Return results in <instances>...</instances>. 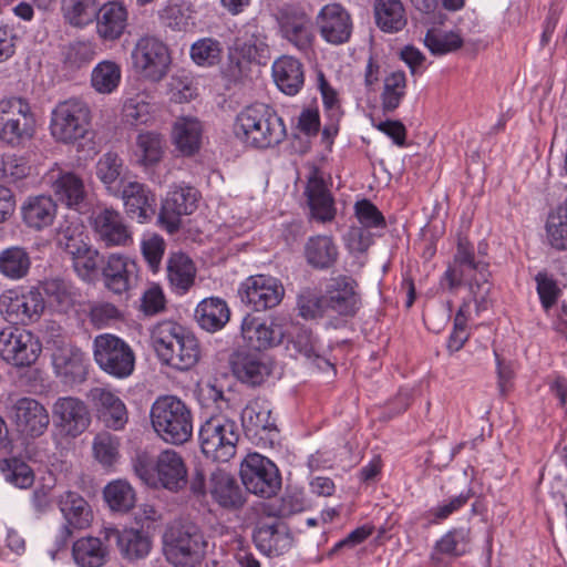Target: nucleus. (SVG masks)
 <instances>
[{
	"label": "nucleus",
	"instance_id": "nucleus-33",
	"mask_svg": "<svg viewBox=\"0 0 567 567\" xmlns=\"http://www.w3.org/2000/svg\"><path fill=\"white\" fill-rule=\"evenodd\" d=\"M51 189L55 197L69 208L78 209L86 198L84 182L80 175L61 168L50 174Z\"/></svg>",
	"mask_w": 567,
	"mask_h": 567
},
{
	"label": "nucleus",
	"instance_id": "nucleus-38",
	"mask_svg": "<svg viewBox=\"0 0 567 567\" xmlns=\"http://www.w3.org/2000/svg\"><path fill=\"white\" fill-rule=\"evenodd\" d=\"M159 116V107L146 93H137L124 101L122 120L132 127L151 126Z\"/></svg>",
	"mask_w": 567,
	"mask_h": 567
},
{
	"label": "nucleus",
	"instance_id": "nucleus-40",
	"mask_svg": "<svg viewBox=\"0 0 567 567\" xmlns=\"http://www.w3.org/2000/svg\"><path fill=\"white\" fill-rule=\"evenodd\" d=\"M305 258L309 266L318 270L331 268L338 260L339 250L333 238L328 235H316L305 244Z\"/></svg>",
	"mask_w": 567,
	"mask_h": 567
},
{
	"label": "nucleus",
	"instance_id": "nucleus-53",
	"mask_svg": "<svg viewBox=\"0 0 567 567\" xmlns=\"http://www.w3.org/2000/svg\"><path fill=\"white\" fill-rule=\"evenodd\" d=\"M406 84L404 71H393L384 76L380 95L383 113H393L401 105L406 95Z\"/></svg>",
	"mask_w": 567,
	"mask_h": 567
},
{
	"label": "nucleus",
	"instance_id": "nucleus-52",
	"mask_svg": "<svg viewBox=\"0 0 567 567\" xmlns=\"http://www.w3.org/2000/svg\"><path fill=\"white\" fill-rule=\"evenodd\" d=\"M374 13L377 25L384 32H398L406 24L405 10L400 0H377Z\"/></svg>",
	"mask_w": 567,
	"mask_h": 567
},
{
	"label": "nucleus",
	"instance_id": "nucleus-32",
	"mask_svg": "<svg viewBox=\"0 0 567 567\" xmlns=\"http://www.w3.org/2000/svg\"><path fill=\"white\" fill-rule=\"evenodd\" d=\"M56 214L58 204L51 195H30L20 206L22 224L33 231H42L51 227Z\"/></svg>",
	"mask_w": 567,
	"mask_h": 567
},
{
	"label": "nucleus",
	"instance_id": "nucleus-45",
	"mask_svg": "<svg viewBox=\"0 0 567 567\" xmlns=\"http://www.w3.org/2000/svg\"><path fill=\"white\" fill-rule=\"evenodd\" d=\"M196 267L193 260L184 252H174L167 261V278L172 289L179 293H186L194 285Z\"/></svg>",
	"mask_w": 567,
	"mask_h": 567
},
{
	"label": "nucleus",
	"instance_id": "nucleus-51",
	"mask_svg": "<svg viewBox=\"0 0 567 567\" xmlns=\"http://www.w3.org/2000/svg\"><path fill=\"white\" fill-rule=\"evenodd\" d=\"M60 509L70 526L82 529L90 525L92 511L76 492L68 491L61 496Z\"/></svg>",
	"mask_w": 567,
	"mask_h": 567
},
{
	"label": "nucleus",
	"instance_id": "nucleus-60",
	"mask_svg": "<svg viewBox=\"0 0 567 567\" xmlns=\"http://www.w3.org/2000/svg\"><path fill=\"white\" fill-rule=\"evenodd\" d=\"M221 43L214 38H202L195 41L189 50L193 62L203 68H212L221 61Z\"/></svg>",
	"mask_w": 567,
	"mask_h": 567
},
{
	"label": "nucleus",
	"instance_id": "nucleus-31",
	"mask_svg": "<svg viewBox=\"0 0 567 567\" xmlns=\"http://www.w3.org/2000/svg\"><path fill=\"white\" fill-rule=\"evenodd\" d=\"M94 22L97 37L104 42H114L125 33L128 25L127 7L121 0L100 3Z\"/></svg>",
	"mask_w": 567,
	"mask_h": 567
},
{
	"label": "nucleus",
	"instance_id": "nucleus-64",
	"mask_svg": "<svg viewBox=\"0 0 567 567\" xmlns=\"http://www.w3.org/2000/svg\"><path fill=\"white\" fill-rule=\"evenodd\" d=\"M120 440L109 433H97L93 440V454L95 460L104 467L113 466L120 457Z\"/></svg>",
	"mask_w": 567,
	"mask_h": 567
},
{
	"label": "nucleus",
	"instance_id": "nucleus-63",
	"mask_svg": "<svg viewBox=\"0 0 567 567\" xmlns=\"http://www.w3.org/2000/svg\"><path fill=\"white\" fill-rule=\"evenodd\" d=\"M96 55V44L90 40L74 41L70 43L64 54V66L78 71L87 66Z\"/></svg>",
	"mask_w": 567,
	"mask_h": 567
},
{
	"label": "nucleus",
	"instance_id": "nucleus-34",
	"mask_svg": "<svg viewBox=\"0 0 567 567\" xmlns=\"http://www.w3.org/2000/svg\"><path fill=\"white\" fill-rule=\"evenodd\" d=\"M171 137L176 151L184 157H190L202 147L203 124L195 116H178L172 125Z\"/></svg>",
	"mask_w": 567,
	"mask_h": 567
},
{
	"label": "nucleus",
	"instance_id": "nucleus-29",
	"mask_svg": "<svg viewBox=\"0 0 567 567\" xmlns=\"http://www.w3.org/2000/svg\"><path fill=\"white\" fill-rule=\"evenodd\" d=\"M123 200L126 214L140 224L148 223L156 210V198L147 185L132 181L123 185L116 195Z\"/></svg>",
	"mask_w": 567,
	"mask_h": 567
},
{
	"label": "nucleus",
	"instance_id": "nucleus-28",
	"mask_svg": "<svg viewBox=\"0 0 567 567\" xmlns=\"http://www.w3.org/2000/svg\"><path fill=\"white\" fill-rule=\"evenodd\" d=\"M288 331L279 320L266 321L251 315L241 321V336L256 350L277 347L284 342Z\"/></svg>",
	"mask_w": 567,
	"mask_h": 567
},
{
	"label": "nucleus",
	"instance_id": "nucleus-7",
	"mask_svg": "<svg viewBox=\"0 0 567 567\" xmlns=\"http://www.w3.org/2000/svg\"><path fill=\"white\" fill-rule=\"evenodd\" d=\"M134 471L150 487L178 492L187 484V467L182 455L171 449L162 451L155 458L138 457Z\"/></svg>",
	"mask_w": 567,
	"mask_h": 567
},
{
	"label": "nucleus",
	"instance_id": "nucleus-19",
	"mask_svg": "<svg viewBox=\"0 0 567 567\" xmlns=\"http://www.w3.org/2000/svg\"><path fill=\"white\" fill-rule=\"evenodd\" d=\"M277 23L280 37L298 51L307 52L311 49L315 41L312 21L302 7L281 8L277 16Z\"/></svg>",
	"mask_w": 567,
	"mask_h": 567
},
{
	"label": "nucleus",
	"instance_id": "nucleus-20",
	"mask_svg": "<svg viewBox=\"0 0 567 567\" xmlns=\"http://www.w3.org/2000/svg\"><path fill=\"white\" fill-rule=\"evenodd\" d=\"M241 302L255 311H264L279 305L285 295L281 282L271 276L255 275L245 279L238 289Z\"/></svg>",
	"mask_w": 567,
	"mask_h": 567
},
{
	"label": "nucleus",
	"instance_id": "nucleus-54",
	"mask_svg": "<svg viewBox=\"0 0 567 567\" xmlns=\"http://www.w3.org/2000/svg\"><path fill=\"white\" fill-rule=\"evenodd\" d=\"M185 332V329L181 324L172 320L157 322L152 328V344L161 361L168 354V351L174 348L179 337L184 336Z\"/></svg>",
	"mask_w": 567,
	"mask_h": 567
},
{
	"label": "nucleus",
	"instance_id": "nucleus-21",
	"mask_svg": "<svg viewBox=\"0 0 567 567\" xmlns=\"http://www.w3.org/2000/svg\"><path fill=\"white\" fill-rule=\"evenodd\" d=\"M199 198L200 194L195 187L185 183L173 185L162 204L158 221L168 233L176 231L181 225V217L193 214Z\"/></svg>",
	"mask_w": 567,
	"mask_h": 567
},
{
	"label": "nucleus",
	"instance_id": "nucleus-41",
	"mask_svg": "<svg viewBox=\"0 0 567 567\" xmlns=\"http://www.w3.org/2000/svg\"><path fill=\"white\" fill-rule=\"evenodd\" d=\"M471 543L468 528H451L434 543L431 553H434L436 560H440V556L454 560L471 551Z\"/></svg>",
	"mask_w": 567,
	"mask_h": 567
},
{
	"label": "nucleus",
	"instance_id": "nucleus-58",
	"mask_svg": "<svg viewBox=\"0 0 567 567\" xmlns=\"http://www.w3.org/2000/svg\"><path fill=\"white\" fill-rule=\"evenodd\" d=\"M70 256L72 257L73 268L82 280L91 282L97 277L101 262L97 249L83 244Z\"/></svg>",
	"mask_w": 567,
	"mask_h": 567
},
{
	"label": "nucleus",
	"instance_id": "nucleus-12",
	"mask_svg": "<svg viewBox=\"0 0 567 567\" xmlns=\"http://www.w3.org/2000/svg\"><path fill=\"white\" fill-rule=\"evenodd\" d=\"M42 353V342L31 330L21 327H4L0 330V358L17 368H30Z\"/></svg>",
	"mask_w": 567,
	"mask_h": 567
},
{
	"label": "nucleus",
	"instance_id": "nucleus-16",
	"mask_svg": "<svg viewBox=\"0 0 567 567\" xmlns=\"http://www.w3.org/2000/svg\"><path fill=\"white\" fill-rule=\"evenodd\" d=\"M90 225L95 240L106 247H128L133 231L125 217L115 208L103 207L92 213Z\"/></svg>",
	"mask_w": 567,
	"mask_h": 567
},
{
	"label": "nucleus",
	"instance_id": "nucleus-56",
	"mask_svg": "<svg viewBox=\"0 0 567 567\" xmlns=\"http://www.w3.org/2000/svg\"><path fill=\"white\" fill-rule=\"evenodd\" d=\"M0 472L4 481L12 486L25 489L32 486L34 473L23 460L12 456L0 461Z\"/></svg>",
	"mask_w": 567,
	"mask_h": 567
},
{
	"label": "nucleus",
	"instance_id": "nucleus-30",
	"mask_svg": "<svg viewBox=\"0 0 567 567\" xmlns=\"http://www.w3.org/2000/svg\"><path fill=\"white\" fill-rule=\"evenodd\" d=\"M233 374L250 386L260 385L272 371V364L262 352H236L230 361Z\"/></svg>",
	"mask_w": 567,
	"mask_h": 567
},
{
	"label": "nucleus",
	"instance_id": "nucleus-13",
	"mask_svg": "<svg viewBox=\"0 0 567 567\" xmlns=\"http://www.w3.org/2000/svg\"><path fill=\"white\" fill-rule=\"evenodd\" d=\"M131 59L135 72L152 82L162 81L172 63L167 44L154 35L138 38L132 49Z\"/></svg>",
	"mask_w": 567,
	"mask_h": 567
},
{
	"label": "nucleus",
	"instance_id": "nucleus-1",
	"mask_svg": "<svg viewBox=\"0 0 567 567\" xmlns=\"http://www.w3.org/2000/svg\"><path fill=\"white\" fill-rule=\"evenodd\" d=\"M233 132L240 143L255 150L276 147L287 137L284 118L264 103L244 107L235 117Z\"/></svg>",
	"mask_w": 567,
	"mask_h": 567
},
{
	"label": "nucleus",
	"instance_id": "nucleus-10",
	"mask_svg": "<svg viewBox=\"0 0 567 567\" xmlns=\"http://www.w3.org/2000/svg\"><path fill=\"white\" fill-rule=\"evenodd\" d=\"M93 358L97 367L115 379H126L135 369L132 347L113 333H101L92 342Z\"/></svg>",
	"mask_w": 567,
	"mask_h": 567
},
{
	"label": "nucleus",
	"instance_id": "nucleus-47",
	"mask_svg": "<svg viewBox=\"0 0 567 567\" xmlns=\"http://www.w3.org/2000/svg\"><path fill=\"white\" fill-rule=\"evenodd\" d=\"M100 3V0H62L61 13L69 25L84 29L96 19Z\"/></svg>",
	"mask_w": 567,
	"mask_h": 567
},
{
	"label": "nucleus",
	"instance_id": "nucleus-55",
	"mask_svg": "<svg viewBox=\"0 0 567 567\" xmlns=\"http://www.w3.org/2000/svg\"><path fill=\"white\" fill-rule=\"evenodd\" d=\"M124 162L116 152L104 153L96 163V176L112 195H117Z\"/></svg>",
	"mask_w": 567,
	"mask_h": 567
},
{
	"label": "nucleus",
	"instance_id": "nucleus-39",
	"mask_svg": "<svg viewBox=\"0 0 567 567\" xmlns=\"http://www.w3.org/2000/svg\"><path fill=\"white\" fill-rule=\"evenodd\" d=\"M257 549L268 557L280 556L292 546L291 535L278 528L276 524H261L252 535Z\"/></svg>",
	"mask_w": 567,
	"mask_h": 567
},
{
	"label": "nucleus",
	"instance_id": "nucleus-35",
	"mask_svg": "<svg viewBox=\"0 0 567 567\" xmlns=\"http://www.w3.org/2000/svg\"><path fill=\"white\" fill-rule=\"evenodd\" d=\"M271 75L278 90L289 96L297 95L305 84L303 64L291 55H281L271 66Z\"/></svg>",
	"mask_w": 567,
	"mask_h": 567
},
{
	"label": "nucleus",
	"instance_id": "nucleus-44",
	"mask_svg": "<svg viewBox=\"0 0 567 567\" xmlns=\"http://www.w3.org/2000/svg\"><path fill=\"white\" fill-rule=\"evenodd\" d=\"M107 556V546L99 537L85 536L73 543L72 557L78 567H102Z\"/></svg>",
	"mask_w": 567,
	"mask_h": 567
},
{
	"label": "nucleus",
	"instance_id": "nucleus-2",
	"mask_svg": "<svg viewBox=\"0 0 567 567\" xmlns=\"http://www.w3.org/2000/svg\"><path fill=\"white\" fill-rule=\"evenodd\" d=\"M488 276V264L476 259L474 246L467 238L460 237L453 264L445 270L442 285L446 284L452 291L462 284H466L470 289V299L475 303L476 315H480L487 309L491 291Z\"/></svg>",
	"mask_w": 567,
	"mask_h": 567
},
{
	"label": "nucleus",
	"instance_id": "nucleus-61",
	"mask_svg": "<svg viewBox=\"0 0 567 567\" xmlns=\"http://www.w3.org/2000/svg\"><path fill=\"white\" fill-rule=\"evenodd\" d=\"M424 44L432 54L444 55L458 50L463 39L457 32L431 28L424 37Z\"/></svg>",
	"mask_w": 567,
	"mask_h": 567
},
{
	"label": "nucleus",
	"instance_id": "nucleus-9",
	"mask_svg": "<svg viewBox=\"0 0 567 567\" xmlns=\"http://www.w3.org/2000/svg\"><path fill=\"white\" fill-rule=\"evenodd\" d=\"M44 308L43 295L35 286H16L0 295V315L12 327L38 322Z\"/></svg>",
	"mask_w": 567,
	"mask_h": 567
},
{
	"label": "nucleus",
	"instance_id": "nucleus-26",
	"mask_svg": "<svg viewBox=\"0 0 567 567\" xmlns=\"http://www.w3.org/2000/svg\"><path fill=\"white\" fill-rule=\"evenodd\" d=\"M355 287L357 281L350 276L340 275L332 278L323 295L326 309L339 316L353 317L361 306Z\"/></svg>",
	"mask_w": 567,
	"mask_h": 567
},
{
	"label": "nucleus",
	"instance_id": "nucleus-8",
	"mask_svg": "<svg viewBox=\"0 0 567 567\" xmlns=\"http://www.w3.org/2000/svg\"><path fill=\"white\" fill-rule=\"evenodd\" d=\"M207 543L199 527L192 523L174 524L165 534L164 554L174 567H198Z\"/></svg>",
	"mask_w": 567,
	"mask_h": 567
},
{
	"label": "nucleus",
	"instance_id": "nucleus-50",
	"mask_svg": "<svg viewBox=\"0 0 567 567\" xmlns=\"http://www.w3.org/2000/svg\"><path fill=\"white\" fill-rule=\"evenodd\" d=\"M31 257L21 246H11L0 251V275L9 280L23 279L30 271Z\"/></svg>",
	"mask_w": 567,
	"mask_h": 567
},
{
	"label": "nucleus",
	"instance_id": "nucleus-48",
	"mask_svg": "<svg viewBox=\"0 0 567 567\" xmlns=\"http://www.w3.org/2000/svg\"><path fill=\"white\" fill-rule=\"evenodd\" d=\"M122 81V68L113 60L100 61L91 71L90 84L97 94L114 93Z\"/></svg>",
	"mask_w": 567,
	"mask_h": 567
},
{
	"label": "nucleus",
	"instance_id": "nucleus-27",
	"mask_svg": "<svg viewBox=\"0 0 567 567\" xmlns=\"http://www.w3.org/2000/svg\"><path fill=\"white\" fill-rule=\"evenodd\" d=\"M87 398L99 420L109 429L118 431L128 421V412L117 391L96 386L90 390Z\"/></svg>",
	"mask_w": 567,
	"mask_h": 567
},
{
	"label": "nucleus",
	"instance_id": "nucleus-46",
	"mask_svg": "<svg viewBox=\"0 0 567 567\" xmlns=\"http://www.w3.org/2000/svg\"><path fill=\"white\" fill-rule=\"evenodd\" d=\"M199 355L200 349L197 339L194 334L185 332L174 348L168 351L162 363L176 370L186 371L197 363Z\"/></svg>",
	"mask_w": 567,
	"mask_h": 567
},
{
	"label": "nucleus",
	"instance_id": "nucleus-59",
	"mask_svg": "<svg viewBox=\"0 0 567 567\" xmlns=\"http://www.w3.org/2000/svg\"><path fill=\"white\" fill-rule=\"evenodd\" d=\"M472 495V488L462 491L458 495L444 499L437 505L430 507L424 512L423 518L429 525H440L451 515L462 509L467 504Z\"/></svg>",
	"mask_w": 567,
	"mask_h": 567
},
{
	"label": "nucleus",
	"instance_id": "nucleus-11",
	"mask_svg": "<svg viewBox=\"0 0 567 567\" xmlns=\"http://www.w3.org/2000/svg\"><path fill=\"white\" fill-rule=\"evenodd\" d=\"M199 443L206 457L228 462L236 454L239 432L236 422L224 415H213L199 427Z\"/></svg>",
	"mask_w": 567,
	"mask_h": 567
},
{
	"label": "nucleus",
	"instance_id": "nucleus-37",
	"mask_svg": "<svg viewBox=\"0 0 567 567\" xmlns=\"http://www.w3.org/2000/svg\"><path fill=\"white\" fill-rule=\"evenodd\" d=\"M103 534L105 539L116 538L121 554L128 560L141 559L150 554L152 542L142 530L128 528L120 532L117 528L110 526L104 527Z\"/></svg>",
	"mask_w": 567,
	"mask_h": 567
},
{
	"label": "nucleus",
	"instance_id": "nucleus-3",
	"mask_svg": "<svg viewBox=\"0 0 567 567\" xmlns=\"http://www.w3.org/2000/svg\"><path fill=\"white\" fill-rule=\"evenodd\" d=\"M151 424L164 442L181 445L193 435V415L187 404L176 395H159L150 411Z\"/></svg>",
	"mask_w": 567,
	"mask_h": 567
},
{
	"label": "nucleus",
	"instance_id": "nucleus-22",
	"mask_svg": "<svg viewBox=\"0 0 567 567\" xmlns=\"http://www.w3.org/2000/svg\"><path fill=\"white\" fill-rule=\"evenodd\" d=\"M240 416L246 436L256 444H271L277 439L276 420L271 417V410L267 401L260 399L249 401Z\"/></svg>",
	"mask_w": 567,
	"mask_h": 567
},
{
	"label": "nucleus",
	"instance_id": "nucleus-57",
	"mask_svg": "<svg viewBox=\"0 0 567 567\" xmlns=\"http://www.w3.org/2000/svg\"><path fill=\"white\" fill-rule=\"evenodd\" d=\"M103 496L112 511L128 512L135 504V491L124 480L110 482L103 491Z\"/></svg>",
	"mask_w": 567,
	"mask_h": 567
},
{
	"label": "nucleus",
	"instance_id": "nucleus-42",
	"mask_svg": "<svg viewBox=\"0 0 567 567\" xmlns=\"http://www.w3.org/2000/svg\"><path fill=\"white\" fill-rule=\"evenodd\" d=\"M195 316L202 329L216 332L228 322L230 310L224 299L209 297L197 305Z\"/></svg>",
	"mask_w": 567,
	"mask_h": 567
},
{
	"label": "nucleus",
	"instance_id": "nucleus-14",
	"mask_svg": "<svg viewBox=\"0 0 567 567\" xmlns=\"http://www.w3.org/2000/svg\"><path fill=\"white\" fill-rule=\"evenodd\" d=\"M240 477L248 492L264 498L275 496L281 487L278 467L259 453H249L243 460Z\"/></svg>",
	"mask_w": 567,
	"mask_h": 567
},
{
	"label": "nucleus",
	"instance_id": "nucleus-62",
	"mask_svg": "<svg viewBox=\"0 0 567 567\" xmlns=\"http://www.w3.org/2000/svg\"><path fill=\"white\" fill-rule=\"evenodd\" d=\"M42 290L51 305L60 311H68L75 302L73 287L63 279L51 278L42 282Z\"/></svg>",
	"mask_w": 567,
	"mask_h": 567
},
{
	"label": "nucleus",
	"instance_id": "nucleus-36",
	"mask_svg": "<svg viewBox=\"0 0 567 567\" xmlns=\"http://www.w3.org/2000/svg\"><path fill=\"white\" fill-rule=\"evenodd\" d=\"M166 152V138L157 131H143L135 137L133 157L137 166L151 168L162 162Z\"/></svg>",
	"mask_w": 567,
	"mask_h": 567
},
{
	"label": "nucleus",
	"instance_id": "nucleus-49",
	"mask_svg": "<svg viewBox=\"0 0 567 567\" xmlns=\"http://www.w3.org/2000/svg\"><path fill=\"white\" fill-rule=\"evenodd\" d=\"M547 244L557 251L567 250V198L550 209L546 223Z\"/></svg>",
	"mask_w": 567,
	"mask_h": 567
},
{
	"label": "nucleus",
	"instance_id": "nucleus-43",
	"mask_svg": "<svg viewBox=\"0 0 567 567\" xmlns=\"http://www.w3.org/2000/svg\"><path fill=\"white\" fill-rule=\"evenodd\" d=\"M209 492L212 497L225 508H238L245 501L236 480L224 471L212 474Z\"/></svg>",
	"mask_w": 567,
	"mask_h": 567
},
{
	"label": "nucleus",
	"instance_id": "nucleus-6",
	"mask_svg": "<svg viewBox=\"0 0 567 567\" xmlns=\"http://www.w3.org/2000/svg\"><path fill=\"white\" fill-rule=\"evenodd\" d=\"M37 134V117L28 99L11 95L0 99V142L10 147L29 143Z\"/></svg>",
	"mask_w": 567,
	"mask_h": 567
},
{
	"label": "nucleus",
	"instance_id": "nucleus-4",
	"mask_svg": "<svg viewBox=\"0 0 567 567\" xmlns=\"http://www.w3.org/2000/svg\"><path fill=\"white\" fill-rule=\"evenodd\" d=\"M268 53L269 48L264 31L256 23H246L227 47V60L223 66V73L227 79L236 82L247 74L251 63H261L268 58Z\"/></svg>",
	"mask_w": 567,
	"mask_h": 567
},
{
	"label": "nucleus",
	"instance_id": "nucleus-18",
	"mask_svg": "<svg viewBox=\"0 0 567 567\" xmlns=\"http://www.w3.org/2000/svg\"><path fill=\"white\" fill-rule=\"evenodd\" d=\"M52 419L55 432L75 439L90 426L92 416L87 404L75 396H61L52 406Z\"/></svg>",
	"mask_w": 567,
	"mask_h": 567
},
{
	"label": "nucleus",
	"instance_id": "nucleus-5",
	"mask_svg": "<svg viewBox=\"0 0 567 567\" xmlns=\"http://www.w3.org/2000/svg\"><path fill=\"white\" fill-rule=\"evenodd\" d=\"M92 113L86 102L70 97L55 104L50 113L49 132L60 144L75 145L91 134Z\"/></svg>",
	"mask_w": 567,
	"mask_h": 567
},
{
	"label": "nucleus",
	"instance_id": "nucleus-24",
	"mask_svg": "<svg viewBox=\"0 0 567 567\" xmlns=\"http://www.w3.org/2000/svg\"><path fill=\"white\" fill-rule=\"evenodd\" d=\"M303 195L312 219L321 223L334 219L337 215L334 198L318 167H312L310 171Z\"/></svg>",
	"mask_w": 567,
	"mask_h": 567
},
{
	"label": "nucleus",
	"instance_id": "nucleus-23",
	"mask_svg": "<svg viewBox=\"0 0 567 567\" xmlns=\"http://www.w3.org/2000/svg\"><path fill=\"white\" fill-rule=\"evenodd\" d=\"M101 275L104 287L115 295L131 290L138 279V267L127 255L112 252L102 260Z\"/></svg>",
	"mask_w": 567,
	"mask_h": 567
},
{
	"label": "nucleus",
	"instance_id": "nucleus-25",
	"mask_svg": "<svg viewBox=\"0 0 567 567\" xmlns=\"http://www.w3.org/2000/svg\"><path fill=\"white\" fill-rule=\"evenodd\" d=\"M11 419L17 431L27 437H39L44 434L50 416L48 410L32 398L18 399L11 409Z\"/></svg>",
	"mask_w": 567,
	"mask_h": 567
},
{
	"label": "nucleus",
	"instance_id": "nucleus-15",
	"mask_svg": "<svg viewBox=\"0 0 567 567\" xmlns=\"http://www.w3.org/2000/svg\"><path fill=\"white\" fill-rule=\"evenodd\" d=\"M313 24L320 39L334 47L350 42L354 29L350 11L336 1L326 3L318 10Z\"/></svg>",
	"mask_w": 567,
	"mask_h": 567
},
{
	"label": "nucleus",
	"instance_id": "nucleus-17",
	"mask_svg": "<svg viewBox=\"0 0 567 567\" xmlns=\"http://www.w3.org/2000/svg\"><path fill=\"white\" fill-rule=\"evenodd\" d=\"M54 373L64 382H76L85 378L86 360L84 352L66 336L58 333L48 341Z\"/></svg>",
	"mask_w": 567,
	"mask_h": 567
}]
</instances>
